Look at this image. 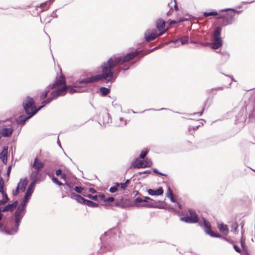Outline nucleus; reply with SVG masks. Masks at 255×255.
Instances as JSON below:
<instances>
[{"mask_svg": "<svg viewBox=\"0 0 255 255\" xmlns=\"http://www.w3.org/2000/svg\"><path fill=\"white\" fill-rule=\"evenodd\" d=\"M217 14V12H214V11L205 12L204 13V15L205 17H208V16H212V15H216Z\"/></svg>", "mask_w": 255, "mask_h": 255, "instance_id": "34", "label": "nucleus"}, {"mask_svg": "<svg viewBox=\"0 0 255 255\" xmlns=\"http://www.w3.org/2000/svg\"><path fill=\"white\" fill-rule=\"evenodd\" d=\"M13 130L11 128H3L0 129V135L3 137H8L11 135Z\"/></svg>", "mask_w": 255, "mask_h": 255, "instance_id": "17", "label": "nucleus"}, {"mask_svg": "<svg viewBox=\"0 0 255 255\" xmlns=\"http://www.w3.org/2000/svg\"><path fill=\"white\" fill-rule=\"evenodd\" d=\"M56 89L51 93V96L53 98H56L59 96L65 95L66 90H68L70 94H73L77 92V90L73 87L66 86L65 79L64 77H59L55 83L52 86L51 89Z\"/></svg>", "mask_w": 255, "mask_h": 255, "instance_id": "2", "label": "nucleus"}, {"mask_svg": "<svg viewBox=\"0 0 255 255\" xmlns=\"http://www.w3.org/2000/svg\"><path fill=\"white\" fill-rule=\"evenodd\" d=\"M229 232V229L228 226L224 224V235L227 234Z\"/></svg>", "mask_w": 255, "mask_h": 255, "instance_id": "49", "label": "nucleus"}, {"mask_svg": "<svg viewBox=\"0 0 255 255\" xmlns=\"http://www.w3.org/2000/svg\"><path fill=\"white\" fill-rule=\"evenodd\" d=\"M62 170L60 169L57 170L55 172V174L57 176H59L62 174Z\"/></svg>", "mask_w": 255, "mask_h": 255, "instance_id": "50", "label": "nucleus"}, {"mask_svg": "<svg viewBox=\"0 0 255 255\" xmlns=\"http://www.w3.org/2000/svg\"><path fill=\"white\" fill-rule=\"evenodd\" d=\"M53 97L52 96V98H47L46 100H44L42 102V104H43V105L44 106L46 104H47L48 103H49L53 99Z\"/></svg>", "mask_w": 255, "mask_h": 255, "instance_id": "40", "label": "nucleus"}, {"mask_svg": "<svg viewBox=\"0 0 255 255\" xmlns=\"http://www.w3.org/2000/svg\"><path fill=\"white\" fill-rule=\"evenodd\" d=\"M170 201L172 202H176V201H175V200L174 199V197H173V195L172 196V197H170Z\"/></svg>", "mask_w": 255, "mask_h": 255, "instance_id": "59", "label": "nucleus"}, {"mask_svg": "<svg viewBox=\"0 0 255 255\" xmlns=\"http://www.w3.org/2000/svg\"><path fill=\"white\" fill-rule=\"evenodd\" d=\"M174 7L175 10L176 11H178V6H177V4H176V2L175 3V4H174Z\"/></svg>", "mask_w": 255, "mask_h": 255, "instance_id": "61", "label": "nucleus"}, {"mask_svg": "<svg viewBox=\"0 0 255 255\" xmlns=\"http://www.w3.org/2000/svg\"><path fill=\"white\" fill-rule=\"evenodd\" d=\"M173 195L172 190L170 189V188H168L167 191V192L166 193V197L168 198L172 197V196Z\"/></svg>", "mask_w": 255, "mask_h": 255, "instance_id": "38", "label": "nucleus"}, {"mask_svg": "<svg viewBox=\"0 0 255 255\" xmlns=\"http://www.w3.org/2000/svg\"><path fill=\"white\" fill-rule=\"evenodd\" d=\"M180 41L181 44H184L188 43V37L187 36H183L176 40V42Z\"/></svg>", "mask_w": 255, "mask_h": 255, "instance_id": "30", "label": "nucleus"}, {"mask_svg": "<svg viewBox=\"0 0 255 255\" xmlns=\"http://www.w3.org/2000/svg\"><path fill=\"white\" fill-rule=\"evenodd\" d=\"M142 161H143V168L150 167L152 164L151 160L148 158L145 159Z\"/></svg>", "mask_w": 255, "mask_h": 255, "instance_id": "27", "label": "nucleus"}, {"mask_svg": "<svg viewBox=\"0 0 255 255\" xmlns=\"http://www.w3.org/2000/svg\"><path fill=\"white\" fill-rule=\"evenodd\" d=\"M233 248L238 253H241V249L237 245H234Z\"/></svg>", "mask_w": 255, "mask_h": 255, "instance_id": "44", "label": "nucleus"}, {"mask_svg": "<svg viewBox=\"0 0 255 255\" xmlns=\"http://www.w3.org/2000/svg\"><path fill=\"white\" fill-rule=\"evenodd\" d=\"M0 193H1L2 194V196H3V199H4V200H6V201H8V197H7V195L6 193L5 192H4L3 191L2 192H1Z\"/></svg>", "mask_w": 255, "mask_h": 255, "instance_id": "46", "label": "nucleus"}, {"mask_svg": "<svg viewBox=\"0 0 255 255\" xmlns=\"http://www.w3.org/2000/svg\"><path fill=\"white\" fill-rule=\"evenodd\" d=\"M240 243L241 248L244 253L243 254H242V255H250L249 253L248 248L246 245V238L244 237L243 236L241 237Z\"/></svg>", "mask_w": 255, "mask_h": 255, "instance_id": "14", "label": "nucleus"}, {"mask_svg": "<svg viewBox=\"0 0 255 255\" xmlns=\"http://www.w3.org/2000/svg\"><path fill=\"white\" fill-rule=\"evenodd\" d=\"M231 230L233 231L235 233L236 232L237 229L238 228V225L236 223H234L231 225Z\"/></svg>", "mask_w": 255, "mask_h": 255, "instance_id": "39", "label": "nucleus"}, {"mask_svg": "<svg viewBox=\"0 0 255 255\" xmlns=\"http://www.w3.org/2000/svg\"><path fill=\"white\" fill-rule=\"evenodd\" d=\"M249 108L250 109L252 113L249 115V122L255 123V110L253 106H249Z\"/></svg>", "mask_w": 255, "mask_h": 255, "instance_id": "23", "label": "nucleus"}, {"mask_svg": "<svg viewBox=\"0 0 255 255\" xmlns=\"http://www.w3.org/2000/svg\"><path fill=\"white\" fill-rule=\"evenodd\" d=\"M17 204L18 202L17 201H14L12 204H8L2 209V211L3 212L8 211H12L16 208Z\"/></svg>", "mask_w": 255, "mask_h": 255, "instance_id": "18", "label": "nucleus"}, {"mask_svg": "<svg viewBox=\"0 0 255 255\" xmlns=\"http://www.w3.org/2000/svg\"><path fill=\"white\" fill-rule=\"evenodd\" d=\"M83 195L89 198L94 200H97V197H98L97 195L93 196L91 194H88L87 195Z\"/></svg>", "mask_w": 255, "mask_h": 255, "instance_id": "41", "label": "nucleus"}, {"mask_svg": "<svg viewBox=\"0 0 255 255\" xmlns=\"http://www.w3.org/2000/svg\"><path fill=\"white\" fill-rule=\"evenodd\" d=\"M163 189L162 187H160L156 190H153L149 189L147 190L148 193L150 195L159 196L161 195L163 193Z\"/></svg>", "mask_w": 255, "mask_h": 255, "instance_id": "16", "label": "nucleus"}, {"mask_svg": "<svg viewBox=\"0 0 255 255\" xmlns=\"http://www.w3.org/2000/svg\"><path fill=\"white\" fill-rule=\"evenodd\" d=\"M40 171V170H35V171L32 172L30 178L33 181V184H35L37 181Z\"/></svg>", "mask_w": 255, "mask_h": 255, "instance_id": "25", "label": "nucleus"}, {"mask_svg": "<svg viewBox=\"0 0 255 255\" xmlns=\"http://www.w3.org/2000/svg\"><path fill=\"white\" fill-rule=\"evenodd\" d=\"M118 190V188L116 186H114V187H111L110 190H109V191L111 192V193H115Z\"/></svg>", "mask_w": 255, "mask_h": 255, "instance_id": "45", "label": "nucleus"}, {"mask_svg": "<svg viewBox=\"0 0 255 255\" xmlns=\"http://www.w3.org/2000/svg\"><path fill=\"white\" fill-rule=\"evenodd\" d=\"M100 91L103 96H106L110 93V89L106 87H101Z\"/></svg>", "mask_w": 255, "mask_h": 255, "instance_id": "28", "label": "nucleus"}, {"mask_svg": "<svg viewBox=\"0 0 255 255\" xmlns=\"http://www.w3.org/2000/svg\"><path fill=\"white\" fill-rule=\"evenodd\" d=\"M114 200V198L112 197L106 198L105 199H104L105 202H113Z\"/></svg>", "mask_w": 255, "mask_h": 255, "instance_id": "47", "label": "nucleus"}, {"mask_svg": "<svg viewBox=\"0 0 255 255\" xmlns=\"http://www.w3.org/2000/svg\"><path fill=\"white\" fill-rule=\"evenodd\" d=\"M188 212L190 216L181 217L180 218V220L181 221L189 224L197 223L199 221V218L197 213L192 209H189Z\"/></svg>", "mask_w": 255, "mask_h": 255, "instance_id": "7", "label": "nucleus"}, {"mask_svg": "<svg viewBox=\"0 0 255 255\" xmlns=\"http://www.w3.org/2000/svg\"><path fill=\"white\" fill-rule=\"evenodd\" d=\"M7 201H6V200H0V205H4L6 203H7Z\"/></svg>", "mask_w": 255, "mask_h": 255, "instance_id": "54", "label": "nucleus"}, {"mask_svg": "<svg viewBox=\"0 0 255 255\" xmlns=\"http://www.w3.org/2000/svg\"><path fill=\"white\" fill-rule=\"evenodd\" d=\"M224 58H228L229 57V53H228L227 52H224Z\"/></svg>", "mask_w": 255, "mask_h": 255, "instance_id": "57", "label": "nucleus"}, {"mask_svg": "<svg viewBox=\"0 0 255 255\" xmlns=\"http://www.w3.org/2000/svg\"><path fill=\"white\" fill-rule=\"evenodd\" d=\"M211 44H212V42H207V43H205L204 45H206V46H208L213 49V45H210Z\"/></svg>", "mask_w": 255, "mask_h": 255, "instance_id": "53", "label": "nucleus"}, {"mask_svg": "<svg viewBox=\"0 0 255 255\" xmlns=\"http://www.w3.org/2000/svg\"><path fill=\"white\" fill-rule=\"evenodd\" d=\"M24 204H22L21 205L18 207L15 212V224L17 227L19 226V223L24 213Z\"/></svg>", "mask_w": 255, "mask_h": 255, "instance_id": "8", "label": "nucleus"}, {"mask_svg": "<svg viewBox=\"0 0 255 255\" xmlns=\"http://www.w3.org/2000/svg\"><path fill=\"white\" fill-rule=\"evenodd\" d=\"M49 93V90L45 91L43 93L41 94L40 95V98L41 100L44 99L47 96L48 93Z\"/></svg>", "mask_w": 255, "mask_h": 255, "instance_id": "37", "label": "nucleus"}, {"mask_svg": "<svg viewBox=\"0 0 255 255\" xmlns=\"http://www.w3.org/2000/svg\"><path fill=\"white\" fill-rule=\"evenodd\" d=\"M85 205H86L89 207H98L99 205L98 203H95L93 201L87 199L86 201H85Z\"/></svg>", "mask_w": 255, "mask_h": 255, "instance_id": "26", "label": "nucleus"}, {"mask_svg": "<svg viewBox=\"0 0 255 255\" xmlns=\"http://www.w3.org/2000/svg\"><path fill=\"white\" fill-rule=\"evenodd\" d=\"M201 127V125H199L198 126H196V127H193V129L194 130H195V129H197L198 128Z\"/></svg>", "mask_w": 255, "mask_h": 255, "instance_id": "62", "label": "nucleus"}, {"mask_svg": "<svg viewBox=\"0 0 255 255\" xmlns=\"http://www.w3.org/2000/svg\"><path fill=\"white\" fill-rule=\"evenodd\" d=\"M99 197L101 199V200H104L105 199V196L104 194L103 193H101V194H100L99 195Z\"/></svg>", "mask_w": 255, "mask_h": 255, "instance_id": "52", "label": "nucleus"}, {"mask_svg": "<svg viewBox=\"0 0 255 255\" xmlns=\"http://www.w3.org/2000/svg\"><path fill=\"white\" fill-rule=\"evenodd\" d=\"M177 205H178V207H179V208L181 209L182 207H181V204L178 202H177Z\"/></svg>", "mask_w": 255, "mask_h": 255, "instance_id": "63", "label": "nucleus"}, {"mask_svg": "<svg viewBox=\"0 0 255 255\" xmlns=\"http://www.w3.org/2000/svg\"><path fill=\"white\" fill-rule=\"evenodd\" d=\"M219 229H220V231L221 232L222 231V230H223V224H221L219 226H218Z\"/></svg>", "mask_w": 255, "mask_h": 255, "instance_id": "56", "label": "nucleus"}, {"mask_svg": "<svg viewBox=\"0 0 255 255\" xmlns=\"http://www.w3.org/2000/svg\"><path fill=\"white\" fill-rule=\"evenodd\" d=\"M147 153V151H142L140 154V158L141 159H144L145 157L146 156V154Z\"/></svg>", "mask_w": 255, "mask_h": 255, "instance_id": "42", "label": "nucleus"}, {"mask_svg": "<svg viewBox=\"0 0 255 255\" xmlns=\"http://www.w3.org/2000/svg\"><path fill=\"white\" fill-rule=\"evenodd\" d=\"M159 34L157 33L156 29H149L147 30L144 33L145 39L146 41L149 42L155 39L156 37L160 36Z\"/></svg>", "mask_w": 255, "mask_h": 255, "instance_id": "9", "label": "nucleus"}, {"mask_svg": "<svg viewBox=\"0 0 255 255\" xmlns=\"http://www.w3.org/2000/svg\"><path fill=\"white\" fill-rule=\"evenodd\" d=\"M247 108V105H246V103H244L243 105L239 106L234 109V111L236 113L235 115L236 124L244 123L246 121Z\"/></svg>", "mask_w": 255, "mask_h": 255, "instance_id": "4", "label": "nucleus"}, {"mask_svg": "<svg viewBox=\"0 0 255 255\" xmlns=\"http://www.w3.org/2000/svg\"><path fill=\"white\" fill-rule=\"evenodd\" d=\"M132 165L134 168H143V161L137 158L132 162Z\"/></svg>", "mask_w": 255, "mask_h": 255, "instance_id": "24", "label": "nucleus"}, {"mask_svg": "<svg viewBox=\"0 0 255 255\" xmlns=\"http://www.w3.org/2000/svg\"><path fill=\"white\" fill-rule=\"evenodd\" d=\"M147 203L146 199H145V197H144V199H142L141 198L138 197L136 198L134 200V204L137 206H141V207H145L146 203Z\"/></svg>", "mask_w": 255, "mask_h": 255, "instance_id": "19", "label": "nucleus"}, {"mask_svg": "<svg viewBox=\"0 0 255 255\" xmlns=\"http://www.w3.org/2000/svg\"><path fill=\"white\" fill-rule=\"evenodd\" d=\"M83 190V188H82L81 187L76 186L74 188V190L78 193H81Z\"/></svg>", "mask_w": 255, "mask_h": 255, "instance_id": "43", "label": "nucleus"}, {"mask_svg": "<svg viewBox=\"0 0 255 255\" xmlns=\"http://www.w3.org/2000/svg\"><path fill=\"white\" fill-rule=\"evenodd\" d=\"M31 117H29V116L27 117H24L23 116H20L18 118V120L17 121L18 124L21 125H24L25 121L30 118Z\"/></svg>", "mask_w": 255, "mask_h": 255, "instance_id": "29", "label": "nucleus"}, {"mask_svg": "<svg viewBox=\"0 0 255 255\" xmlns=\"http://www.w3.org/2000/svg\"><path fill=\"white\" fill-rule=\"evenodd\" d=\"M27 184L28 181L26 178L23 179H21L18 183L17 187L19 188L20 191L24 192L26 189Z\"/></svg>", "mask_w": 255, "mask_h": 255, "instance_id": "20", "label": "nucleus"}, {"mask_svg": "<svg viewBox=\"0 0 255 255\" xmlns=\"http://www.w3.org/2000/svg\"><path fill=\"white\" fill-rule=\"evenodd\" d=\"M176 23V21H175V20H171L170 22H169V24L170 25H172L173 24H175Z\"/></svg>", "mask_w": 255, "mask_h": 255, "instance_id": "60", "label": "nucleus"}, {"mask_svg": "<svg viewBox=\"0 0 255 255\" xmlns=\"http://www.w3.org/2000/svg\"><path fill=\"white\" fill-rule=\"evenodd\" d=\"M89 191L92 193H95L96 192V191L95 189L93 188H90L89 189Z\"/></svg>", "mask_w": 255, "mask_h": 255, "instance_id": "55", "label": "nucleus"}, {"mask_svg": "<svg viewBox=\"0 0 255 255\" xmlns=\"http://www.w3.org/2000/svg\"><path fill=\"white\" fill-rule=\"evenodd\" d=\"M153 171H154V172H155V173H157V174H159V175H163V176H165V174H162V173H160V172H158V171H157L156 169H154V170H153Z\"/></svg>", "mask_w": 255, "mask_h": 255, "instance_id": "58", "label": "nucleus"}, {"mask_svg": "<svg viewBox=\"0 0 255 255\" xmlns=\"http://www.w3.org/2000/svg\"><path fill=\"white\" fill-rule=\"evenodd\" d=\"M145 199H146L147 201V203H146L145 205L146 207L160 208V207L158 205L160 201H156L148 197H145Z\"/></svg>", "mask_w": 255, "mask_h": 255, "instance_id": "12", "label": "nucleus"}, {"mask_svg": "<svg viewBox=\"0 0 255 255\" xmlns=\"http://www.w3.org/2000/svg\"><path fill=\"white\" fill-rule=\"evenodd\" d=\"M62 185L67 187V188H69L70 189H71L73 187V184L67 180L66 181L65 183Z\"/></svg>", "mask_w": 255, "mask_h": 255, "instance_id": "33", "label": "nucleus"}, {"mask_svg": "<svg viewBox=\"0 0 255 255\" xmlns=\"http://www.w3.org/2000/svg\"><path fill=\"white\" fill-rule=\"evenodd\" d=\"M142 51H135L127 53L126 55L120 57H111L106 63L102 65V73L82 80L80 83H94L104 79L107 81H111L113 77V69L117 65H122L134 59L138 56Z\"/></svg>", "mask_w": 255, "mask_h": 255, "instance_id": "1", "label": "nucleus"}, {"mask_svg": "<svg viewBox=\"0 0 255 255\" xmlns=\"http://www.w3.org/2000/svg\"><path fill=\"white\" fill-rule=\"evenodd\" d=\"M233 81L236 82L233 76L224 74V87L230 88Z\"/></svg>", "mask_w": 255, "mask_h": 255, "instance_id": "13", "label": "nucleus"}, {"mask_svg": "<svg viewBox=\"0 0 255 255\" xmlns=\"http://www.w3.org/2000/svg\"><path fill=\"white\" fill-rule=\"evenodd\" d=\"M31 193H32V191H31V188H30V187H28L27 190V191L26 192V194L24 196V200H27V198L30 196L31 195Z\"/></svg>", "mask_w": 255, "mask_h": 255, "instance_id": "32", "label": "nucleus"}, {"mask_svg": "<svg viewBox=\"0 0 255 255\" xmlns=\"http://www.w3.org/2000/svg\"><path fill=\"white\" fill-rule=\"evenodd\" d=\"M4 181L3 178L0 176V192L3 191Z\"/></svg>", "mask_w": 255, "mask_h": 255, "instance_id": "36", "label": "nucleus"}, {"mask_svg": "<svg viewBox=\"0 0 255 255\" xmlns=\"http://www.w3.org/2000/svg\"><path fill=\"white\" fill-rule=\"evenodd\" d=\"M8 151V147L4 146L0 153V158L2 160L3 163H5L7 161V154Z\"/></svg>", "mask_w": 255, "mask_h": 255, "instance_id": "22", "label": "nucleus"}, {"mask_svg": "<svg viewBox=\"0 0 255 255\" xmlns=\"http://www.w3.org/2000/svg\"><path fill=\"white\" fill-rule=\"evenodd\" d=\"M222 27H217L214 30L212 37V44L213 49H217L222 46V38L221 37Z\"/></svg>", "mask_w": 255, "mask_h": 255, "instance_id": "6", "label": "nucleus"}, {"mask_svg": "<svg viewBox=\"0 0 255 255\" xmlns=\"http://www.w3.org/2000/svg\"><path fill=\"white\" fill-rule=\"evenodd\" d=\"M129 183V180L127 179L124 183H117V185L118 186H120L121 188L122 189L124 190L128 187V185Z\"/></svg>", "mask_w": 255, "mask_h": 255, "instance_id": "31", "label": "nucleus"}, {"mask_svg": "<svg viewBox=\"0 0 255 255\" xmlns=\"http://www.w3.org/2000/svg\"><path fill=\"white\" fill-rule=\"evenodd\" d=\"M203 111H204V109H202V111H201V112H200L199 113V115H200V116H201V115H202V114H203Z\"/></svg>", "mask_w": 255, "mask_h": 255, "instance_id": "64", "label": "nucleus"}, {"mask_svg": "<svg viewBox=\"0 0 255 255\" xmlns=\"http://www.w3.org/2000/svg\"><path fill=\"white\" fill-rule=\"evenodd\" d=\"M19 191H20V189L19 188H18V187L17 186L16 187V189H15V190L13 192V196H16L19 193Z\"/></svg>", "mask_w": 255, "mask_h": 255, "instance_id": "48", "label": "nucleus"}, {"mask_svg": "<svg viewBox=\"0 0 255 255\" xmlns=\"http://www.w3.org/2000/svg\"><path fill=\"white\" fill-rule=\"evenodd\" d=\"M22 106L25 113L29 115V117H32L39 110L44 107L41 106L38 109H36L35 106V101L32 98L27 97L23 101Z\"/></svg>", "mask_w": 255, "mask_h": 255, "instance_id": "3", "label": "nucleus"}, {"mask_svg": "<svg viewBox=\"0 0 255 255\" xmlns=\"http://www.w3.org/2000/svg\"><path fill=\"white\" fill-rule=\"evenodd\" d=\"M60 175H61V178L63 179L65 181V182L66 181H67L66 175L65 173H62V174H61Z\"/></svg>", "mask_w": 255, "mask_h": 255, "instance_id": "51", "label": "nucleus"}, {"mask_svg": "<svg viewBox=\"0 0 255 255\" xmlns=\"http://www.w3.org/2000/svg\"><path fill=\"white\" fill-rule=\"evenodd\" d=\"M156 27L159 32V35H161L164 33L167 28H165V21L162 19H158L156 22Z\"/></svg>", "mask_w": 255, "mask_h": 255, "instance_id": "10", "label": "nucleus"}, {"mask_svg": "<svg viewBox=\"0 0 255 255\" xmlns=\"http://www.w3.org/2000/svg\"><path fill=\"white\" fill-rule=\"evenodd\" d=\"M204 224L205 227V232L212 237H219L220 235L217 233L213 232L211 230L210 224L208 221L204 220Z\"/></svg>", "mask_w": 255, "mask_h": 255, "instance_id": "11", "label": "nucleus"}, {"mask_svg": "<svg viewBox=\"0 0 255 255\" xmlns=\"http://www.w3.org/2000/svg\"><path fill=\"white\" fill-rule=\"evenodd\" d=\"M241 12L242 10L238 11L232 8L224 9V26L234 22Z\"/></svg>", "mask_w": 255, "mask_h": 255, "instance_id": "5", "label": "nucleus"}, {"mask_svg": "<svg viewBox=\"0 0 255 255\" xmlns=\"http://www.w3.org/2000/svg\"><path fill=\"white\" fill-rule=\"evenodd\" d=\"M44 167V164L40 161L37 157L34 159V162L32 164V167L35 170H38L41 171V170Z\"/></svg>", "mask_w": 255, "mask_h": 255, "instance_id": "15", "label": "nucleus"}, {"mask_svg": "<svg viewBox=\"0 0 255 255\" xmlns=\"http://www.w3.org/2000/svg\"><path fill=\"white\" fill-rule=\"evenodd\" d=\"M52 181H53V183L58 185V186H62V185H63V184L62 182H60L57 179V178H56L55 177L52 178Z\"/></svg>", "mask_w": 255, "mask_h": 255, "instance_id": "35", "label": "nucleus"}, {"mask_svg": "<svg viewBox=\"0 0 255 255\" xmlns=\"http://www.w3.org/2000/svg\"><path fill=\"white\" fill-rule=\"evenodd\" d=\"M71 198L75 199L78 203L85 205V201L86 199H84L81 196L75 194V193H72L71 195Z\"/></svg>", "mask_w": 255, "mask_h": 255, "instance_id": "21", "label": "nucleus"}]
</instances>
